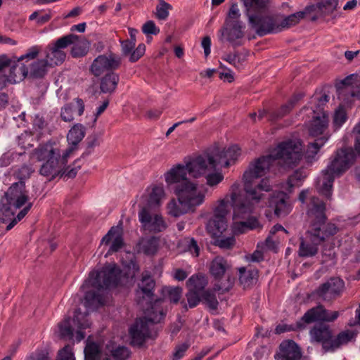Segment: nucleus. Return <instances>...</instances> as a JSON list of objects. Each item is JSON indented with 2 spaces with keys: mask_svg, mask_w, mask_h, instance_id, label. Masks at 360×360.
Instances as JSON below:
<instances>
[{
  "mask_svg": "<svg viewBox=\"0 0 360 360\" xmlns=\"http://www.w3.org/2000/svg\"><path fill=\"white\" fill-rule=\"evenodd\" d=\"M302 143L300 139H288L278 143L272 154L262 156L251 162L244 172L243 181L245 189L255 200L261 197L257 193L256 188L269 191L271 186L269 179H262L265 176L276 160H280L283 167L292 168L295 167L302 158Z\"/></svg>",
  "mask_w": 360,
  "mask_h": 360,
  "instance_id": "nucleus-1",
  "label": "nucleus"
},
{
  "mask_svg": "<svg viewBox=\"0 0 360 360\" xmlns=\"http://www.w3.org/2000/svg\"><path fill=\"white\" fill-rule=\"evenodd\" d=\"M245 185V183L243 182ZM257 193L261 197L258 200L252 198L244 188L245 193L240 188L238 182H235L231 186L230 194L220 200L218 205L214 210V217H219L226 219V215L229 212V207L233 209V231L235 234L243 233L247 230H252L259 226V223L256 217H251L255 205L258 204L264 198V194L261 192L262 190L256 188Z\"/></svg>",
  "mask_w": 360,
  "mask_h": 360,
  "instance_id": "nucleus-2",
  "label": "nucleus"
},
{
  "mask_svg": "<svg viewBox=\"0 0 360 360\" xmlns=\"http://www.w3.org/2000/svg\"><path fill=\"white\" fill-rule=\"evenodd\" d=\"M85 136V128L82 124H77L69 131L67 140L70 146L61 151L56 142L47 141L40 144L34 150V155L38 161L43 162L39 169L41 175L49 179H54L65 167L70 153Z\"/></svg>",
  "mask_w": 360,
  "mask_h": 360,
  "instance_id": "nucleus-3",
  "label": "nucleus"
},
{
  "mask_svg": "<svg viewBox=\"0 0 360 360\" xmlns=\"http://www.w3.org/2000/svg\"><path fill=\"white\" fill-rule=\"evenodd\" d=\"M127 278L115 263L106 264L99 271L90 272L81 288L84 290L91 287L97 292L89 290L85 292L86 307L97 308L105 304L106 297L103 291L123 285Z\"/></svg>",
  "mask_w": 360,
  "mask_h": 360,
  "instance_id": "nucleus-4",
  "label": "nucleus"
},
{
  "mask_svg": "<svg viewBox=\"0 0 360 360\" xmlns=\"http://www.w3.org/2000/svg\"><path fill=\"white\" fill-rule=\"evenodd\" d=\"M355 134L354 150L352 148H342L337 150L326 168L321 172L317 181L319 192L328 200L331 199L332 188L335 177L342 175L354 163L355 152L360 155V122L354 127Z\"/></svg>",
  "mask_w": 360,
  "mask_h": 360,
  "instance_id": "nucleus-5",
  "label": "nucleus"
},
{
  "mask_svg": "<svg viewBox=\"0 0 360 360\" xmlns=\"http://www.w3.org/2000/svg\"><path fill=\"white\" fill-rule=\"evenodd\" d=\"M307 216L310 219V228L307 234L320 244L337 233L335 224L326 223V205L317 197H311L308 205Z\"/></svg>",
  "mask_w": 360,
  "mask_h": 360,
  "instance_id": "nucleus-6",
  "label": "nucleus"
},
{
  "mask_svg": "<svg viewBox=\"0 0 360 360\" xmlns=\"http://www.w3.org/2000/svg\"><path fill=\"white\" fill-rule=\"evenodd\" d=\"M6 203L3 207L5 211H10L13 215L15 212L22 208L6 226V231L12 229L29 212L32 207V202L29 201L27 191L25 189V182L20 180L13 183L5 193Z\"/></svg>",
  "mask_w": 360,
  "mask_h": 360,
  "instance_id": "nucleus-7",
  "label": "nucleus"
},
{
  "mask_svg": "<svg viewBox=\"0 0 360 360\" xmlns=\"http://www.w3.org/2000/svg\"><path fill=\"white\" fill-rule=\"evenodd\" d=\"M146 314V316L136 319L129 328L130 345L133 347H142L152 337L150 326L160 322L165 315L162 310H151Z\"/></svg>",
  "mask_w": 360,
  "mask_h": 360,
  "instance_id": "nucleus-8",
  "label": "nucleus"
},
{
  "mask_svg": "<svg viewBox=\"0 0 360 360\" xmlns=\"http://www.w3.org/2000/svg\"><path fill=\"white\" fill-rule=\"evenodd\" d=\"M91 325V323L89 321L87 314L77 309L75 311L72 319L66 318L58 325L60 335L62 338H72L73 332L76 330V340L80 342L86 336L83 330L90 328Z\"/></svg>",
  "mask_w": 360,
  "mask_h": 360,
  "instance_id": "nucleus-9",
  "label": "nucleus"
},
{
  "mask_svg": "<svg viewBox=\"0 0 360 360\" xmlns=\"http://www.w3.org/2000/svg\"><path fill=\"white\" fill-rule=\"evenodd\" d=\"M207 188L204 185H198L191 181H185L174 188L176 195H180L194 212L196 207L202 205L205 200Z\"/></svg>",
  "mask_w": 360,
  "mask_h": 360,
  "instance_id": "nucleus-10",
  "label": "nucleus"
},
{
  "mask_svg": "<svg viewBox=\"0 0 360 360\" xmlns=\"http://www.w3.org/2000/svg\"><path fill=\"white\" fill-rule=\"evenodd\" d=\"M339 315L340 313L338 311H329L322 304H318L307 310L297 321V327L304 329L307 324L312 323L333 322Z\"/></svg>",
  "mask_w": 360,
  "mask_h": 360,
  "instance_id": "nucleus-11",
  "label": "nucleus"
},
{
  "mask_svg": "<svg viewBox=\"0 0 360 360\" xmlns=\"http://www.w3.org/2000/svg\"><path fill=\"white\" fill-rule=\"evenodd\" d=\"M345 288V282L340 278H330L317 288L314 295L323 301L329 302L340 296Z\"/></svg>",
  "mask_w": 360,
  "mask_h": 360,
  "instance_id": "nucleus-12",
  "label": "nucleus"
},
{
  "mask_svg": "<svg viewBox=\"0 0 360 360\" xmlns=\"http://www.w3.org/2000/svg\"><path fill=\"white\" fill-rule=\"evenodd\" d=\"M138 217L142 228L149 232H162L167 227L162 216L160 214L151 213L148 207H142L139 212Z\"/></svg>",
  "mask_w": 360,
  "mask_h": 360,
  "instance_id": "nucleus-13",
  "label": "nucleus"
},
{
  "mask_svg": "<svg viewBox=\"0 0 360 360\" xmlns=\"http://www.w3.org/2000/svg\"><path fill=\"white\" fill-rule=\"evenodd\" d=\"M214 161V157H212V153H210L193 158L186 162L184 166L191 176L198 178L204 174L207 169H216Z\"/></svg>",
  "mask_w": 360,
  "mask_h": 360,
  "instance_id": "nucleus-14",
  "label": "nucleus"
},
{
  "mask_svg": "<svg viewBox=\"0 0 360 360\" xmlns=\"http://www.w3.org/2000/svg\"><path fill=\"white\" fill-rule=\"evenodd\" d=\"M248 19L252 27L260 37L281 32V27L272 17L248 14Z\"/></svg>",
  "mask_w": 360,
  "mask_h": 360,
  "instance_id": "nucleus-15",
  "label": "nucleus"
},
{
  "mask_svg": "<svg viewBox=\"0 0 360 360\" xmlns=\"http://www.w3.org/2000/svg\"><path fill=\"white\" fill-rule=\"evenodd\" d=\"M120 63V58L115 54L99 55L94 60L90 71L95 77H99L105 72H110L117 70Z\"/></svg>",
  "mask_w": 360,
  "mask_h": 360,
  "instance_id": "nucleus-16",
  "label": "nucleus"
},
{
  "mask_svg": "<svg viewBox=\"0 0 360 360\" xmlns=\"http://www.w3.org/2000/svg\"><path fill=\"white\" fill-rule=\"evenodd\" d=\"M285 191L274 193L268 201V206L274 210V214L278 217L287 216L292 210V204L290 196Z\"/></svg>",
  "mask_w": 360,
  "mask_h": 360,
  "instance_id": "nucleus-17",
  "label": "nucleus"
},
{
  "mask_svg": "<svg viewBox=\"0 0 360 360\" xmlns=\"http://www.w3.org/2000/svg\"><path fill=\"white\" fill-rule=\"evenodd\" d=\"M314 114L307 126L309 134L313 137L327 136L329 138L330 136L326 133L328 127V114L324 111L319 112L314 111Z\"/></svg>",
  "mask_w": 360,
  "mask_h": 360,
  "instance_id": "nucleus-18",
  "label": "nucleus"
},
{
  "mask_svg": "<svg viewBox=\"0 0 360 360\" xmlns=\"http://www.w3.org/2000/svg\"><path fill=\"white\" fill-rule=\"evenodd\" d=\"M226 27L223 29L222 34L226 36V39L233 46L241 45L240 40L244 37L245 26L238 20H225Z\"/></svg>",
  "mask_w": 360,
  "mask_h": 360,
  "instance_id": "nucleus-19",
  "label": "nucleus"
},
{
  "mask_svg": "<svg viewBox=\"0 0 360 360\" xmlns=\"http://www.w3.org/2000/svg\"><path fill=\"white\" fill-rule=\"evenodd\" d=\"M311 342L321 343L326 352L330 350L332 340V332L330 327L323 323H319L312 327L309 330Z\"/></svg>",
  "mask_w": 360,
  "mask_h": 360,
  "instance_id": "nucleus-20",
  "label": "nucleus"
},
{
  "mask_svg": "<svg viewBox=\"0 0 360 360\" xmlns=\"http://www.w3.org/2000/svg\"><path fill=\"white\" fill-rule=\"evenodd\" d=\"M49 66L48 61L45 59L37 60L32 63L29 67L21 63V66L18 68L20 75L18 77V80H22L25 79L28 74L34 78H41L46 74Z\"/></svg>",
  "mask_w": 360,
  "mask_h": 360,
  "instance_id": "nucleus-21",
  "label": "nucleus"
},
{
  "mask_svg": "<svg viewBox=\"0 0 360 360\" xmlns=\"http://www.w3.org/2000/svg\"><path fill=\"white\" fill-rule=\"evenodd\" d=\"M240 154V148L236 145L231 146L221 151L217 150L212 152L217 167H228L231 162H234L238 158Z\"/></svg>",
  "mask_w": 360,
  "mask_h": 360,
  "instance_id": "nucleus-22",
  "label": "nucleus"
},
{
  "mask_svg": "<svg viewBox=\"0 0 360 360\" xmlns=\"http://www.w3.org/2000/svg\"><path fill=\"white\" fill-rule=\"evenodd\" d=\"M302 352L293 340H284L279 346V352L276 354V360H300Z\"/></svg>",
  "mask_w": 360,
  "mask_h": 360,
  "instance_id": "nucleus-23",
  "label": "nucleus"
},
{
  "mask_svg": "<svg viewBox=\"0 0 360 360\" xmlns=\"http://www.w3.org/2000/svg\"><path fill=\"white\" fill-rule=\"evenodd\" d=\"M155 283L150 275L143 276L136 290V298L138 304H142L143 300L150 302L153 299Z\"/></svg>",
  "mask_w": 360,
  "mask_h": 360,
  "instance_id": "nucleus-24",
  "label": "nucleus"
},
{
  "mask_svg": "<svg viewBox=\"0 0 360 360\" xmlns=\"http://www.w3.org/2000/svg\"><path fill=\"white\" fill-rule=\"evenodd\" d=\"M188 172L184 165L178 164L172 167L165 173V180L168 186L174 185V189L185 181H190L187 179Z\"/></svg>",
  "mask_w": 360,
  "mask_h": 360,
  "instance_id": "nucleus-25",
  "label": "nucleus"
},
{
  "mask_svg": "<svg viewBox=\"0 0 360 360\" xmlns=\"http://www.w3.org/2000/svg\"><path fill=\"white\" fill-rule=\"evenodd\" d=\"M112 241L108 252H115L120 250L123 245V238L118 226H112L103 237L101 243L108 245Z\"/></svg>",
  "mask_w": 360,
  "mask_h": 360,
  "instance_id": "nucleus-26",
  "label": "nucleus"
},
{
  "mask_svg": "<svg viewBox=\"0 0 360 360\" xmlns=\"http://www.w3.org/2000/svg\"><path fill=\"white\" fill-rule=\"evenodd\" d=\"M183 289L181 287L176 286H165L161 290V294L163 299H159L155 300L153 304L151 306V310L155 311L156 306L159 303L163 302L164 300L169 301L171 303L177 304L182 296Z\"/></svg>",
  "mask_w": 360,
  "mask_h": 360,
  "instance_id": "nucleus-27",
  "label": "nucleus"
},
{
  "mask_svg": "<svg viewBox=\"0 0 360 360\" xmlns=\"http://www.w3.org/2000/svg\"><path fill=\"white\" fill-rule=\"evenodd\" d=\"M320 243L315 241L310 236L307 234L306 238H300L298 255L300 257H312L315 256L319 250Z\"/></svg>",
  "mask_w": 360,
  "mask_h": 360,
  "instance_id": "nucleus-28",
  "label": "nucleus"
},
{
  "mask_svg": "<svg viewBox=\"0 0 360 360\" xmlns=\"http://www.w3.org/2000/svg\"><path fill=\"white\" fill-rule=\"evenodd\" d=\"M302 97L301 94L295 95L288 103L283 104L281 108L272 110L269 114V121L276 122L288 115L294 108L295 103Z\"/></svg>",
  "mask_w": 360,
  "mask_h": 360,
  "instance_id": "nucleus-29",
  "label": "nucleus"
},
{
  "mask_svg": "<svg viewBox=\"0 0 360 360\" xmlns=\"http://www.w3.org/2000/svg\"><path fill=\"white\" fill-rule=\"evenodd\" d=\"M77 109L78 115H82L84 110V103L82 99L76 98L75 103L66 104L61 108L60 116L65 122H71L73 120V112Z\"/></svg>",
  "mask_w": 360,
  "mask_h": 360,
  "instance_id": "nucleus-30",
  "label": "nucleus"
},
{
  "mask_svg": "<svg viewBox=\"0 0 360 360\" xmlns=\"http://www.w3.org/2000/svg\"><path fill=\"white\" fill-rule=\"evenodd\" d=\"M305 172L302 169L295 171L285 181L281 184V188L288 192L292 193L295 187L301 186L303 180L306 177Z\"/></svg>",
  "mask_w": 360,
  "mask_h": 360,
  "instance_id": "nucleus-31",
  "label": "nucleus"
},
{
  "mask_svg": "<svg viewBox=\"0 0 360 360\" xmlns=\"http://www.w3.org/2000/svg\"><path fill=\"white\" fill-rule=\"evenodd\" d=\"M207 284V277L202 273H198L192 275L187 280L186 288L188 290L202 294L205 291V289Z\"/></svg>",
  "mask_w": 360,
  "mask_h": 360,
  "instance_id": "nucleus-32",
  "label": "nucleus"
},
{
  "mask_svg": "<svg viewBox=\"0 0 360 360\" xmlns=\"http://www.w3.org/2000/svg\"><path fill=\"white\" fill-rule=\"evenodd\" d=\"M120 76L118 74L110 72L103 76L100 82V89L103 94L113 93L119 83Z\"/></svg>",
  "mask_w": 360,
  "mask_h": 360,
  "instance_id": "nucleus-33",
  "label": "nucleus"
},
{
  "mask_svg": "<svg viewBox=\"0 0 360 360\" xmlns=\"http://www.w3.org/2000/svg\"><path fill=\"white\" fill-rule=\"evenodd\" d=\"M227 229V221L226 219H224L219 217H214L209 220L207 224V231L214 238H220L222 233Z\"/></svg>",
  "mask_w": 360,
  "mask_h": 360,
  "instance_id": "nucleus-34",
  "label": "nucleus"
},
{
  "mask_svg": "<svg viewBox=\"0 0 360 360\" xmlns=\"http://www.w3.org/2000/svg\"><path fill=\"white\" fill-rule=\"evenodd\" d=\"M177 200L172 199L167 205L168 214L174 217H179L191 212V209L180 195H176Z\"/></svg>",
  "mask_w": 360,
  "mask_h": 360,
  "instance_id": "nucleus-35",
  "label": "nucleus"
},
{
  "mask_svg": "<svg viewBox=\"0 0 360 360\" xmlns=\"http://www.w3.org/2000/svg\"><path fill=\"white\" fill-rule=\"evenodd\" d=\"M312 8L313 6H307L302 11H299L285 17L278 24L279 27H281V31L284 29H288L299 23L300 21L312 10Z\"/></svg>",
  "mask_w": 360,
  "mask_h": 360,
  "instance_id": "nucleus-36",
  "label": "nucleus"
},
{
  "mask_svg": "<svg viewBox=\"0 0 360 360\" xmlns=\"http://www.w3.org/2000/svg\"><path fill=\"white\" fill-rule=\"evenodd\" d=\"M328 136H324L317 139L314 142L309 143L304 153V158L309 162H311L316 160V155L319 153L321 148L328 141Z\"/></svg>",
  "mask_w": 360,
  "mask_h": 360,
  "instance_id": "nucleus-37",
  "label": "nucleus"
},
{
  "mask_svg": "<svg viewBox=\"0 0 360 360\" xmlns=\"http://www.w3.org/2000/svg\"><path fill=\"white\" fill-rule=\"evenodd\" d=\"M84 360H110L108 357L102 358V353L100 350L99 345L90 341V336L86 340V345L84 348Z\"/></svg>",
  "mask_w": 360,
  "mask_h": 360,
  "instance_id": "nucleus-38",
  "label": "nucleus"
},
{
  "mask_svg": "<svg viewBox=\"0 0 360 360\" xmlns=\"http://www.w3.org/2000/svg\"><path fill=\"white\" fill-rule=\"evenodd\" d=\"M147 191L148 192V205L150 207L159 206L165 195L163 185H153L147 189Z\"/></svg>",
  "mask_w": 360,
  "mask_h": 360,
  "instance_id": "nucleus-39",
  "label": "nucleus"
},
{
  "mask_svg": "<svg viewBox=\"0 0 360 360\" xmlns=\"http://www.w3.org/2000/svg\"><path fill=\"white\" fill-rule=\"evenodd\" d=\"M238 271L239 281L244 288H248L257 282L258 271L256 269L240 267Z\"/></svg>",
  "mask_w": 360,
  "mask_h": 360,
  "instance_id": "nucleus-40",
  "label": "nucleus"
},
{
  "mask_svg": "<svg viewBox=\"0 0 360 360\" xmlns=\"http://www.w3.org/2000/svg\"><path fill=\"white\" fill-rule=\"evenodd\" d=\"M229 265L222 257H216L211 262L210 271L215 279H220L224 275Z\"/></svg>",
  "mask_w": 360,
  "mask_h": 360,
  "instance_id": "nucleus-41",
  "label": "nucleus"
},
{
  "mask_svg": "<svg viewBox=\"0 0 360 360\" xmlns=\"http://www.w3.org/2000/svg\"><path fill=\"white\" fill-rule=\"evenodd\" d=\"M159 239L155 236L142 238L139 243L140 252L147 255H153L158 251Z\"/></svg>",
  "mask_w": 360,
  "mask_h": 360,
  "instance_id": "nucleus-42",
  "label": "nucleus"
},
{
  "mask_svg": "<svg viewBox=\"0 0 360 360\" xmlns=\"http://www.w3.org/2000/svg\"><path fill=\"white\" fill-rule=\"evenodd\" d=\"M356 335V333L349 330L340 333L335 338L332 339L330 342V349L334 350L340 345L347 344L354 339Z\"/></svg>",
  "mask_w": 360,
  "mask_h": 360,
  "instance_id": "nucleus-43",
  "label": "nucleus"
},
{
  "mask_svg": "<svg viewBox=\"0 0 360 360\" xmlns=\"http://www.w3.org/2000/svg\"><path fill=\"white\" fill-rule=\"evenodd\" d=\"M66 54L63 51L56 49L53 46L47 53L45 60L48 61L49 66L58 65L63 63Z\"/></svg>",
  "mask_w": 360,
  "mask_h": 360,
  "instance_id": "nucleus-44",
  "label": "nucleus"
},
{
  "mask_svg": "<svg viewBox=\"0 0 360 360\" xmlns=\"http://www.w3.org/2000/svg\"><path fill=\"white\" fill-rule=\"evenodd\" d=\"M358 82L359 80L357 75H350L346 77L340 82L342 86L338 87L339 95L342 94H349L351 95V91L353 89V87L355 86V84H358Z\"/></svg>",
  "mask_w": 360,
  "mask_h": 360,
  "instance_id": "nucleus-45",
  "label": "nucleus"
},
{
  "mask_svg": "<svg viewBox=\"0 0 360 360\" xmlns=\"http://www.w3.org/2000/svg\"><path fill=\"white\" fill-rule=\"evenodd\" d=\"M187 303L185 300L181 301V304L185 310H188V308L195 307L201 300V294L188 290L186 294Z\"/></svg>",
  "mask_w": 360,
  "mask_h": 360,
  "instance_id": "nucleus-46",
  "label": "nucleus"
},
{
  "mask_svg": "<svg viewBox=\"0 0 360 360\" xmlns=\"http://www.w3.org/2000/svg\"><path fill=\"white\" fill-rule=\"evenodd\" d=\"M201 299L204 304H205L211 310L217 309L219 302L217 299L216 295L214 292L206 290L201 294Z\"/></svg>",
  "mask_w": 360,
  "mask_h": 360,
  "instance_id": "nucleus-47",
  "label": "nucleus"
},
{
  "mask_svg": "<svg viewBox=\"0 0 360 360\" xmlns=\"http://www.w3.org/2000/svg\"><path fill=\"white\" fill-rule=\"evenodd\" d=\"M77 40L78 37L77 35L70 34L57 39L53 46L56 47V49L62 50L71 44H75V41Z\"/></svg>",
  "mask_w": 360,
  "mask_h": 360,
  "instance_id": "nucleus-48",
  "label": "nucleus"
},
{
  "mask_svg": "<svg viewBox=\"0 0 360 360\" xmlns=\"http://www.w3.org/2000/svg\"><path fill=\"white\" fill-rule=\"evenodd\" d=\"M18 82V75L15 72V67L11 68V74L6 75L0 72V90L4 88L7 83L15 84Z\"/></svg>",
  "mask_w": 360,
  "mask_h": 360,
  "instance_id": "nucleus-49",
  "label": "nucleus"
},
{
  "mask_svg": "<svg viewBox=\"0 0 360 360\" xmlns=\"http://www.w3.org/2000/svg\"><path fill=\"white\" fill-rule=\"evenodd\" d=\"M111 354L114 360H126L129 358L131 352L125 346H118L111 350Z\"/></svg>",
  "mask_w": 360,
  "mask_h": 360,
  "instance_id": "nucleus-50",
  "label": "nucleus"
},
{
  "mask_svg": "<svg viewBox=\"0 0 360 360\" xmlns=\"http://www.w3.org/2000/svg\"><path fill=\"white\" fill-rule=\"evenodd\" d=\"M338 0H321L317 4V7L325 13L333 12L338 7Z\"/></svg>",
  "mask_w": 360,
  "mask_h": 360,
  "instance_id": "nucleus-51",
  "label": "nucleus"
},
{
  "mask_svg": "<svg viewBox=\"0 0 360 360\" xmlns=\"http://www.w3.org/2000/svg\"><path fill=\"white\" fill-rule=\"evenodd\" d=\"M347 114L345 108L340 105L335 110L333 116V124L336 128H340L347 120Z\"/></svg>",
  "mask_w": 360,
  "mask_h": 360,
  "instance_id": "nucleus-52",
  "label": "nucleus"
},
{
  "mask_svg": "<svg viewBox=\"0 0 360 360\" xmlns=\"http://www.w3.org/2000/svg\"><path fill=\"white\" fill-rule=\"evenodd\" d=\"M207 185L215 186L221 183L224 179V175L221 172L210 173L205 176Z\"/></svg>",
  "mask_w": 360,
  "mask_h": 360,
  "instance_id": "nucleus-53",
  "label": "nucleus"
},
{
  "mask_svg": "<svg viewBox=\"0 0 360 360\" xmlns=\"http://www.w3.org/2000/svg\"><path fill=\"white\" fill-rule=\"evenodd\" d=\"M247 11L252 8H260L266 6L269 0H242Z\"/></svg>",
  "mask_w": 360,
  "mask_h": 360,
  "instance_id": "nucleus-54",
  "label": "nucleus"
},
{
  "mask_svg": "<svg viewBox=\"0 0 360 360\" xmlns=\"http://www.w3.org/2000/svg\"><path fill=\"white\" fill-rule=\"evenodd\" d=\"M189 346V344L186 342L176 345L174 348L172 360H180L185 355Z\"/></svg>",
  "mask_w": 360,
  "mask_h": 360,
  "instance_id": "nucleus-55",
  "label": "nucleus"
},
{
  "mask_svg": "<svg viewBox=\"0 0 360 360\" xmlns=\"http://www.w3.org/2000/svg\"><path fill=\"white\" fill-rule=\"evenodd\" d=\"M142 32L146 35H156L160 32V29L153 20H148L143 25Z\"/></svg>",
  "mask_w": 360,
  "mask_h": 360,
  "instance_id": "nucleus-56",
  "label": "nucleus"
},
{
  "mask_svg": "<svg viewBox=\"0 0 360 360\" xmlns=\"http://www.w3.org/2000/svg\"><path fill=\"white\" fill-rule=\"evenodd\" d=\"M58 360H75L72 347L70 345H65L59 351Z\"/></svg>",
  "mask_w": 360,
  "mask_h": 360,
  "instance_id": "nucleus-57",
  "label": "nucleus"
},
{
  "mask_svg": "<svg viewBox=\"0 0 360 360\" xmlns=\"http://www.w3.org/2000/svg\"><path fill=\"white\" fill-rule=\"evenodd\" d=\"M303 330V328H300L297 327V321L295 325H288L285 323H280L275 328L276 334H281L285 332L293 331V330Z\"/></svg>",
  "mask_w": 360,
  "mask_h": 360,
  "instance_id": "nucleus-58",
  "label": "nucleus"
},
{
  "mask_svg": "<svg viewBox=\"0 0 360 360\" xmlns=\"http://www.w3.org/2000/svg\"><path fill=\"white\" fill-rule=\"evenodd\" d=\"M170 6L165 1H161V5L157 6L156 17L160 20H165L169 15L168 9Z\"/></svg>",
  "mask_w": 360,
  "mask_h": 360,
  "instance_id": "nucleus-59",
  "label": "nucleus"
},
{
  "mask_svg": "<svg viewBox=\"0 0 360 360\" xmlns=\"http://www.w3.org/2000/svg\"><path fill=\"white\" fill-rule=\"evenodd\" d=\"M38 54H39L38 47L32 46L27 51V52L25 54L20 56L18 58V63H20L24 60H26V61L27 62L29 60L36 58L37 56H38Z\"/></svg>",
  "mask_w": 360,
  "mask_h": 360,
  "instance_id": "nucleus-60",
  "label": "nucleus"
},
{
  "mask_svg": "<svg viewBox=\"0 0 360 360\" xmlns=\"http://www.w3.org/2000/svg\"><path fill=\"white\" fill-rule=\"evenodd\" d=\"M15 67V71L17 70L18 65H12L11 60L9 59L6 55L0 56V72L5 74L6 69L9 68V74H11V68Z\"/></svg>",
  "mask_w": 360,
  "mask_h": 360,
  "instance_id": "nucleus-61",
  "label": "nucleus"
},
{
  "mask_svg": "<svg viewBox=\"0 0 360 360\" xmlns=\"http://www.w3.org/2000/svg\"><path fill=\"white\" fill-rule=\"evenodd\" d=\"M146 46L143 44H140L137 48L131 52V55L129 57V60L131 63H134L137 61L145 53Z\"/></svg>",
  "mask_w": 360,
  "mask_h": 360,
  "instance_id": "nucleus-62",
  "label": "nucleus"
},
{
  "mask_svg": "<svg viewBox=\"0 0 360 360\" xmlns=\"http://www.w3.org/2000/svg\"><path fill=\"white\" fill-rule=\"evenodd\" d=\"M222 58L236 68H238L240 64L238 52L226 54Z\"/></svg>",
  "mask_w": 360,
  "mask_h": 360,
  "instance_id": "nucleus-63",
  "label": "nucleus"
},
{
  "mask_svg": "<svg viewBox=\"0 0 360 360\" xmlns=\"http://www.w3.org/2000/svg\"><path fill=\"white\" fill-rule=\"evenodd\" d=\"M187 250L195 257L199 255L200 249L197 241L194 238H190L186 245Z\"/></svg>",
  "mask_w": 360,
  "mask_h": 360,
  "instance_id": "nucleus-64",
  "label": "nucleus"
}]
</instances>
